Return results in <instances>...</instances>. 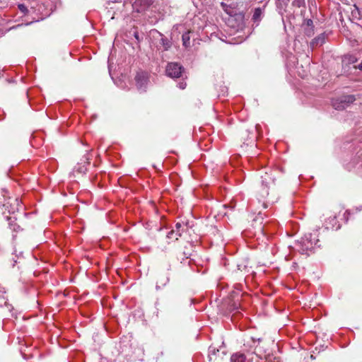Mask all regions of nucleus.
I'll return each mask as SVG.
<instances>
[{"label":"nucleus","instance_id":"1","mask_svg":"<svg viewBox=\"0 0 362 362\" xmlns=\"http://www.w3.org/2000/svg\"><path fill=\"white\" fill-rule=\"evenodd\" d=\"M260 177L261 186L258 192V199L259 202H262L263 207L266 209L269 204L275 203L278 199L274 189L275 178L272 170L265 171Z\"/></svg>","mask_w":362,"mask_h":362},{"label":"nucleus","instance_id":"2","mask_svg":"<svg viewBox=\"0 0 362 362\" xmlns=\"http://www.w3.org/2000/svg\"><path fill=\"white\" fill-rule=\"evenodd\" d=\"M318 242L315 234H305L298 243V250L301 254L309 255Z\"/></svg>","mask_w":362,"mask_h":362},{"label":"nucleus","instance_id":"3","mask_svg":"<svg viewBox=\"0 0 362 362\" xmlns=\"http://www.w3.org/2000/svg\"><path fill=\"white\" fill-rule=\"evenodd\" d=\"M153 4V0H134L128 5L132 9L133 13H140L146 18L148 16L146 12L151 8Z\"/></svg>","mask_w":362,"mask_h":362},{"label":"nucleus","instance_id":"4","mask_svg":"<svg viewBox=\"0 0 362 362\" xmlns=\"http://www.w3.org/2000/svg\"><path fill=\"white\" fill-rule=\"evenodd\" d=\"M184 68L177 62L168 63L166 66V74L171 78H179L182 76Z\"/></svg>","mask_w":362,"mask_h":362},{"label":"nucleus","instance_id":"5","mask_svg":"<svg viewBox=\"0 0 362 362\" xmlns=\"http://www.w3.org/2000/svg\"><path fill=\"white\" fill-rule=\"evenodd\" d=\"M135 81L137 88L141 90H144L148 81L146 74L144 72L137 73L135 76Z\"/></svg>","mask_w":362,"mask_h":362},{"label":"nucleus","instance_id":"6","mask_svg":"<svg viewBox=\"0 0 362 362\" xmlns=\"http://www.w3.org/2000/svg\"><path fill=\"white\" fill-rule=\"evenodd\" d=\"M10 214H14L16 211H18L20 209H23L21 201L16 198L11 202H8L4 204Z\"/></svg>","mask_w":362,"mask_h":362},{"label":"nucleus","instance_id":"7","mask_svg":"<svg viewBox=\"0 0 362 362\" xmlns=\"http://www.w3.org/2000/svg\"><path fill=\"white\" fill-rule=\"evenodd\" d=\"M354 100L355 98L354 95H345L341 98L339 103L334 102L333 103V107L336 110L344 109L346 108V104L352 103Z\"/></svg>","mask_w":362,"mask_h":362},{"label":"nucleus","instance_id":"8","mask_svg":"<svg viewBox=\"0 0 362 362\" xmlns=\"http://www.w3.org/2000/svg\"><path fill=\"white\" fill-rule=\"evenodd\" d=\"M263 15V11L260 8H256L254 11L252 20L255 24V26H257L262 19Z\"/></svg>","mask_w":362,"mask_h":362},{"label":"nucleus","instance_id":"9","mask_svg":"<svg viewBox=\"0 0 362 362\" xmlns=\"http://www.w3.org/2000/svg\"><path fill=\"white\" fill-rule=\"evenodd\" d=\"M325 34H321L312 40L311 45L313 47L317 46V45H322L325 42Z\"/></svg>","mask_w":362,"mask_h":362},{"label":"nucleus","instance_id":"10","mask_svg":"<svg viewBox=\"0 0 362 362\" xmlns=\"http://www.w3.org/2000/svg\"><path fill=\"white\" fill-rule=\"evenodd\" d=\"M245 356L241 353H236L232 355L230 362H245Z\"/></svg>","mask_w":362,"mask_h":362},{"label":"nucleus","instance_id":"11","mask_svg":"<svg viewBox=\"0 0 362 362\" xmlns=\"http://www.w3.org/2000/svg\"><path fill=\"white\" fill-rule=\"evenodd\" d=\"M357 61V59L354 55H345L342 59V64L345 65H349L351 64H354Z\"/></svg>","mask_w":362,"mask_h":362},{"label":"nucleus","instance_id":"12","mask_svg":"<svg viewBox=\"0 0 362 362\" xmlns=\"http://www.w3.org/2000/svg\"><path fill=\"white\" fill-rule=\"evenodd\" d=\"M169 281L170 278L168 276L160 277L156 286V289H160L161 288L164 287L169 282Z\"/></svg>","mask_w":362,"mask_h":362},{"label":"nucleus","instance_id":"13","mask_svg":"<svg viewBox=\"0 0 362 362\" xmlns=\"http://www.w3.org/2000/svg\"><path fill=\"white\" fill-rule=\"evenodd\" d=\"M184 225L181 223H177L175 224V228L173 229L175 230V240H177L179 237L181 236V234L183 231Z\"/></svg>","mask_w":362,"mask_h":362},{"label":"nucleus","instance_id":"14","mask_svg":"<svg viewBox=\"0 0 362 362\" xmlns=\"http://www.w3.org/2000/svg\"><path fill=\"white\" fill-rule=\"evenodd\" d=\"M182 45L185 47H188L190 44L189 32H186L182 36Z\"/></svg>","mask_w":362,"mask_h":362},{"label":"nucleus","instance_id":"15","mask_svg":"<svg viewBox=\"0 0 362 362\" xmlns=\"http://www.w3.org/2000/svg\"><path fill=\"white\" fill-rule=\"evenodd\" d=\"M134 0H109L107 4L110 5V3H123V6L126 7L128 4H132Z\"/></svg>","mask_w":362,"mask_h":362},{"label":"nucleus","instance_id":"16","mask_svg":"<svg viewBox=\"0 0 362 362\" xmlns=\"http://www.w3.org/2000/svg\"><path fill=\"white\" fill-rule=\"evenodd\" d=\"M18 9L23 13L27 14L28 13V6L24 4H20L18 5Z\"/></svg>","mask_w":362,"mask_h":362},{"label":"nucleus","instance_id":"17","mask_svg":"<svg viewBox=\"0 0 362 362\" xmlns=\"http://www.w3.org/2000/svg\"><path fill=\"white\" fill-rule=\"evenodd\" d=\"M161 42L165 49H168L171 45L170 42L166 38H161Z\"/></svg>","mask_w":362,"mask_h":362},{"label":"nucleus","instance_id":"18","mask_svg":"<svg viewBox=\"0 0 362 362\" xmlns=\"http://www.w3.org/2000/svg\"><path fill=\"white\" fill-rule=\"evenodd\" d=\"M293 6L298 8L305 6V0H294L293 2Z\"/></svg>","mask_w":362,"mask_h":362},{"label":"nucleus","instance_id":"19","mask_svg":"<svg viewBox=\"0 0 362 362\" xmlns=\"http://www.w3.org/2000/svg\"><path fill=\"white\" fill-rule=\"evenodd\" d=\"M239 303L234 302L230 305V309L233 311L237 310L239 308Z\"/></svg>","mask_w":362,"mask_h":362},{"label":"nucleus","instance_id":"20","mask_svg":"<svg viewBox=\"0 0 362 362\" xmlns=\"http://www.w3.org/2000/svg\"><path fill=\"white\" fill-rule=\"evenodd\" d=\"M167 238L169 239H172V238L175 239V230H172L171 231H170L167 235Z\"/></svg>","mask_w":362,"mask_h":362},{"label":"nucleus","instance_id":"21","mask_svg":"<svg viewBox=\"0 0 362 362\" xmlns=\"http://www.w3.org/2000/svg\"><path fill=\"white\" fill-rule=\"evenodd\" d=\"M186 83L185 82H180L178 83V86L180 89H185L186 87Z\"/></svg>","mask_w":362,"mask_h":362},{"label":"nucleus","instance_id":"22","mask_svg":"<svg viewBox=\"0 0 362 362\" xmlns=\"http://www.w3.org/2000/svg\"><path fill=\"white\" fill-rule=\"evenodd\" d=\"M243 17H241V19H240V23H239L238 25V31L239 30V29L242 30L243 28Z\"/></svg>","mask_w":362,"mask_h":362},{"label":"nucleus","instance_id":"23","mask_svg":"<svg viewBox=\"0 0 362 362\" xmlns=\"http://www.w3.org/2000/svg\"><path fill=\"white\" fill-rule=\"evenodd\" d=\"M307 25L309 27V26H313V21L310 20V19H308L307 21Z\"/></svg>","mask_w":362,"mask_h":362},{"label":"nucleus","instance_id":"24","mask_svg":"<svg viewBox=\"0 0 362 362\" xmlns=\"http://www.w3.org/2000/svg\"><path fill=\"white\" fill-rule=\"evenodd\" d=\"M305 32L307 35L310 36L313 33V30H308Z\"/></svg>","mask_w":362,"mask_h":362},{"label":"nucleus","instance_id":"25","mask_svg":"<svg viewBox=\"0 0 362 362\" xmlns=\"http://www.w3.org/2000/svg\"><path fill=\"white\" fill-rule=\"evenodd\" d=\"M5 293H6V291H5L4 288H0V297L1 296V294L3 295Z\"/></svg>","mask_w":362,"mask_h":362},{"label":"nucleus","instance_id":"26","mask_svg":"<svg viewBox=\"0 0 362 362\" xmlns=\"http://www.w3.org/2000/svg\"><path fill=\"white\" fill-rule=\"evenodd\" d=\"M357 68L360 70H362V62L358 65Z\"/></svg>","mask_w":362,"mask_h":362},{"label":"nucleus","instance_id":"27","mask_svg":"<svg viewBox=\"0 0 362 362\" xmlns=\"http://www.w3.org/2000/svg\"><path fill=\"white\" fill-rule=\"evenodd\" d=\"M5 305L7 306L8 308V304L7 303V302L6 301L5 302Z\"/></svg>","mask_w":362,"mask_h":362},{"label":"nucleus","instance_id":"28","mask_svg":"<svg viewBox=\"0 0 362 362\" xmlns=\"http://www.w3.org/2000/svg\"><path fill=\"white\" fill-rule=\"evenodd\" d=\"M16 262H17V261L14 260V263L13 264V266H14Z\"/></svg>","mask_w":362,"mask_h":362},{"label":"nucleus","instance_id":"29","mask_svg":"<svg viewBox=\"0 0 362 362\" xmlns=\"http://www.w3.org/2000/svg\"><path fill=\"white\" fill-rule=\"evenodd\" d=\"M13 230H16L17 229H16V228L14 226V227L13 228Z\"/></svg>","mask_w":362,"mask_h":362}]
</instances>
